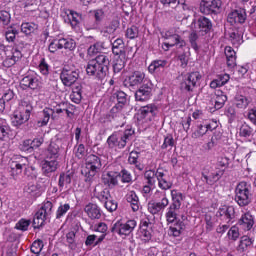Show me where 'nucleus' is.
I'll return each instance as SVG.
<instances>
[{"label":"nucleus","mask_w":256,"mask_h":256,"mask_svg":"<svg viewBox=\"0 0 256 256\" xmlns=\"http://www.w3.org/2000/svg\"><path fill=\"white\" fill-rule=\"evenodd\" d=\"M111 60L107 54H99L94 59L90 60L86 66V73L89 77H94L98 81H103L109 73Z\"/></svg>","instance_id":"1"},{"label":"nucleus","mask_w":256,"mask_h":256,"mask_svg":"<svg viewBox=\"0 0 256 256\" xmlns=\"http://www.w3.org/2000/svg\"><path fill=\"white\" fill-rule=\"evenodd\" d=\"M10 173L13 177L17 175H21L24 173L27 177H31L32 179H37V170L35 167L29 166V159L23 156H16L10 162Z\"/></svg>","instance_id":"2"},{"label":"nucleus","mask_w":256,"mask_h":256,"mask_svg":"<svg viewBox=\"0 0 256 256\" xmlns=\"http://www.w3.org/2000/svg\"><path fill=\"white\" fill-rule=\"evenodd\" d=\"M171 199L172 202L166 210V221L168 224H173L177 221H181L179 219V211H181V203H183V193L178 190H171Z\"/></svg>","instance_id":"3"},{"label":"nucleus","mask_w":256,"mask_h":256,"mask_svg":"<svg viewBox=\"0 0 256 256\" xmlns=\"http://www.w3.org/2000/svg\"><path fill=\"white\" fill-rule=\"evenodd\" d=\"M253 199V194H251V184L242 181L237 184L235 188V198L234 201L239 205V207H247L251 204Z\"/></svg>","instance_id":"4"},{"label":"nucleus","mask_w":256,"mask_h":256,"mask_svg":"<svg viewBox=\"0 0 256 256\" xmlns=\"http://www.w3.org/2000/svg\"><path fill=\"white\" fill-rule=\"evenodd\" d=\"M31 111H33V106L28 100L22 99L19 102L17 110L14 112L13 125L14 127H20L23 123H27L31 117Z\"/></svg>","instance_id":"5"},{"label":"nucleus","mask_w":256,"mask_h":256,"mask_svg":"<svg viewBox=\"0 0 256 256\" xmlns=\"http://www.w3.org/2000/svg\"><path fill=\"white\" fill-rule=\"evenodd\" d=\"M135 134V130L133 129H126L123 133L115 132L110 135L107 139V145L109 149H125L127 146V141L133 137Z\"/></svg>","instance_id":"6"},{"label":"nucleus","mask_w":256,"mask_h":256,"mask_svg":"<svg viewBox=\"0 0 256 256\" xmlns=\"http://www.w3.org/2000/svg\"><path fill=\"white\" fill-rule=\"evenodd\" d=\"M103 167L101 158L95 154H90L86 157V167L82 170V175L86 177L85 181H92L93 177L99 173Z\"/></svg>","instance_id":"7"},{"label":"nucleus","mask_w":256,"mask_h":256,"mask_svg":"<svg viewBox=\"0 0 256 256\" xmlns=\"http://www.w3.org/2000/svg\"><path fill=\"white\" fill-rule=\"evenodd\" d=\"M154 199L156 202L148 203V211L151 215H159L161 211H165L169 206V198H167V193L157 190Z\"/></svg>","instance_id":"8"},{"label":"nucleus","mask_w":256,"mask_h":256,"mask_svg":"<svg viewBox=\"0 0 256 256\" xmlns=\"http://www.w3.org/2000/svg\"><path fill=\"white\" fill-rule=\"evenodd\" d=\"M53 214V203L51 201L44 202L42 207L36 212L32 225L34 229L43 227L45 220L49 219Z\"/></svg>","instance_id":"9"},{"label":"nucleus","mask_w":256,"mask_h":256,"mask_svg":"<svg viewBox=\"0 0 256 256\" xmlns=\"http://www.w3.org/2000/svg\"><path fill=\"white\" fill-rule=\"evenodd\" d=\"M80 73L79 69L75 67L65 66L62 68L60 72V80L64 87H73V85L75 87V85H79L77 81L79 80Z\"/></svg>","instance_id":"10"},{"label":"nucleus","mask_w":256,"mask_h":256,"mask_svg":"<svg viewBox=\"0 0 256 256\" xmlns=\"http://www.w3.org/2000/svg\"><path fill=\"white\" fill-rule=\"evenodd\" d=\"M0 50L4 51L6 55V58L3 61L4 67H13L15 63H18V61H21V59H23V53H21L18 48L1 44Z\"/></svg>","instance_id":"11"},{"label":"nucleus","mask_w":256,"mask_h":256,"mask_svg":"<svg viewBox=\"0 0 256 256\" xmlns=\"http://www.w3.org/2000/svg\"><path fill=\"white\" fill-rule=\"evenodd\" d=\"M201 74L199 72H191L183 76L180 83V90L182 93H193L197 82L200 81Z\"/></svg>","instance_id":"12"},{"label":"nucleus","mask_w":256,"mask_h":256,"mask_svg":"<svg viewBox=\"0 0 256 256\" xmlns=\"http://www.w3.org/2000/svg\"><path fill=\"white\" fill-rule=\"evenodd\" d=\"M137 227V221L128 220L126 223H122L121 221H117L111 227V233H117L118 235H131L133 230Z\"/></svg>","instance_id":"13"},{"label":"nucleus","mask_w":256,"mask_h":256,"mask_svg":"<svg viewBox=\"0 0 256 256\" xmlns=\"http://www.w3.org/2000/svg\"><path fill=\"white\" fill-rule=\"evenodd\" d=\"M20 85L22 89H32L33 91L41 89L42 87L41 80L35 72H30L22 78Z\"/></svg>","instance_id":"14"},{"label":"nucleus","mask_w":256,"mask_h":256,"mask_svg":"<svg viewBox=\"0 0 256 256\" xmlns=\"http://www.w3.org/2000/svg\"><path fill=\"white\" fill-rule=\"evenodd\" d=\"M158 109L155 104H148L142 106L138 111V121L149 123L157 116Z\"/></svg>","instance_id":"15"},{"label":"nucleus","mask_w":256,"mask_h":256,"mask_svg":"<svg viewBox=\"0 0 256 256\" xmlns=\"http://www.w3.org/2000/svg\"><path fill=\"white\" fill-rule=\"evenodd\" d=\"M153 97V83L151 81H146L142 84L138 90L135 92V100L141 103L149 101Z\"/></svg>","instance_id":"16"},{"label":"nucleus","mask_w":256,"mask_h":256,"mask_svg":"<svg viewBox=\"0 0 256 256\" xmlns=\"http://www.w3.org/2000/svg\"><path fill=\"white\" fill-rule=\"evenodd\" d=\"M221 9V0H202L200 2V13L204 15H215Z\"/></svg>","instance_id":"17"},{"label":"nucleus","mask_w":256,"mask_h":256,"mask_svg":"<svg viewBox=\"0 0 256 256\" xmlns=\"http://www.w3.org/2000/svg\"><path fill=\"white\" fill-rule=\"evenodd\" d=\"M147 81L149 80L145 79V72L134 71L126 77L124 85L125 87H139V85H144Z\"/></svg>","instance_id":"18"},{"label":"nucleus","mask_w":256,"mask_h":256,"mask_svg":"<svg viewBox=\"0 0 256 256\" xmlns=\"http://www.w3.org/2000/svg\"><path fill=\"white\" fill-rule=\"evenodd\" d=\"M227 19L228 23H231V25H243V23L247 21V12L243 8L234 10L233 12L228 14Z\"/></svg>","instance_id":"19"},{"label":"nucleus","mask_w":256,"mask_h":256,"mask_svg":"<svg viewBox=\"0 0 256 256\" xmlns=\"http://www.w3.org/2000/svg\"><path fill=\"white\" fill-rule=\"evenodd\" d=\"M217 216L220 217L224 223H231L235 217V207L224 205L219 208Z\"/></svg>","instance_id":"20"},{"label":"nucleus","mask_w":256,"mask_h":256,"mask_svg":"<svg viewBox=\"0 0 256 256\" xmlns=\"http://www.w3.org/2000/svg\"><path fill=\"white\" fill-rule=\"evenodd\" d=\"M196 25L200 35H207V33H211V29H213V22L205 16L199 17Z\"/></svg>","instance_id":"21"},{"label":"nucleus","mask_w":256,"mask_h":256,"mask_svg":"<svg viewBox=\"0 0 256 256\" xmlns=\"http://www.w3.org/2000/svg\"><path fill=\"white\" fill-rule=\"evenodd\" d=\"M113 97L116 99L117 104L111 109V112L117 113V111H121L127 105V93L119 90L113 94Z\"/></svg>","instance_id":"22"},{"label":"nucleus","mask_w":256,"mask_h":256,"mask_svg":"<svg viewBox=\"0 0 256 256\" xmlns=\"http://www.w3.org/2000/svg\"><path fill=\"white\" fill-rule=\"evenodd\" d=\"M60 146H61L60 140L50 142L47 149V154H46L47 159L57 161V159H59V155L61 151Z\"/></svg>","instance_id":"23"},{"label":"nucleus","mask_w":256,"mask_h":256,"mask_svg":"<svg viewBox=\"0 0 256 256\" xmlns=\"http://www.w3.org/2000/svg\"><path fill=\"white\" fill-rule=\"evenodd\" d=\"M238 225L244 231H251L253 229V225H255V220L253 215L250 212L244 213L241 218L238 220Z\"/></svg>","instance_id":"24"},{"label":"nucleus","mask_w":256,"mask_h":256,"mask_svg":"<svg viewBox=\"0 0 256 256\" xmlns=\"http://www.w3.org/2000/svg\"><path fill=\"white\" fill-rule=\"evenodd\" d=\"M111 45L113 55H118L119 57H122V59L127 57V54L125 53V42H123V39L117 38L114 42H111Z\"/></svg>","instance_id":"25"},{"label":"nucleus","mask_w":256,"mask_h":256,"mask_svg":"<svg viewBox=\"0 0 256 256\" xmlns=\"http://www.w3.org/2000/svg\"><path fill=\"white\" fill-rule=\"evenodd\" d=\"M59 165V162H57V160H46L43 164H42V173L43 175H45L46 177H51V175H53V173H55V171H57V167Z\"/></svg>","instance_id":"26"},{"label":"nucleus","mask_w":256,"mask_h":256,"mask_svg":"<svg viewBox=\"0 0 256 256\" xmlns=\"http://www.w3.org/2000/svg\"><path fill=\"white\" fill-rule=\"evenodd\" d=\"M118 177L119 174L115 172H108L102 175V183L106 185V187H116V185H119V180L117 179Z\"/></svg>","instance_id":"27"},{"label":"nucleus","mask_w":256,"mask_h":256,"mask_svg":"<svg viewBox=\"0 0 256 256\" xmlns=\"http://www.w3.org/2000/svg\"><path fill=\"white\" fill-rule=\"evenodd\" d=\"M225 55L227 67H229V69L237 67V53L235 50H233V48H231V46L225 47Z\"/></svg>","instance_id":"28"},{"label":"nucleus","mask_w":256,"mask_h":256,"mask_svg":"<svg viewBox=\"0 0 256 256\" xmlns=\"http://www.w3.org/2000/svg\"><path fill=\"white\" fill-rule=\"evenodd\" d=\"M185 231V223L181 220L170 224L168 235L170 237H179Z\"/></svg>","instance_id":"29"},{"label":"nucleus","mask_w":256,"mask_h":256,"mask_svg":"<svg viewBox=\"0 0 256 256\" xmlns=\"http://www.w3.org/2000/svg\"><path fill=\"white\" fill-rule=\"evenodd\" d=\"M225 175V169L218 170L217 172H214L210 174V176L205 175V173H202V181H205L207 185H215L217 181L221 179Z\"/></svg>","instance_id":"30"},{"label":"nucleus","mask_w":256,"mask_h":256,"mask_svg":"<svg viewBox=\"0 0 256 256\" xmlns=\"http://www.w3.org/2000/svg\"><path fill=\"white\" fill-rule=\"evenodd\" d=\"M84 211L90 219H101V209L97 204L89 203L85 206Z\"/></svg>","instance_id":"31"},{"label":"nucleus","mask_w":256,"mask_h":256,"mask_svg":"<svg viewBox=\"0 0 256 256\" xmlns=\"http://www.w3.org/2000/svg\"><path fill=\"white\" fill-rule=\"evenodd\" d=\"M126 201L129 203L132 211L137 212L139 207H141V203L139 202V196H137V193L135 191H130L126 194Z\"/></svg>","instance_id":"32"},{"label":"nucleus","mask_w":256,"mask_h":256,"mask_svg":"<svg viewBox=\"0 0 256 256\" xmlns=\"http://www.w3.org/2000/svg\"><path fill=\"white\" fill-rule=\"evenodd\" d=\"M70 99L73 103H76V105L81 103V99H83V86L81 84H76L73 86Z\"/></svg>","instance_id":"33"},{"label":"nucleus","mask_w":256,"mask_h":256,"mask_svg":"<svg viewBox=\"0 0 256 256\" xmlns=\"http://www.w3.org/2000/svg\"><path fill=\"white\" fill-rule=\"evenodd\" d=\"M11 133V127L5 118L0 117V141H7Z\"/></svg>","instance_id":"34"},{"label":"nucleus","mask_w":256,"mask_h":256,"mask_svg":"<svg viewBox=\"0 0 256 256\" xmlns=\"http://www.w3.org/2000/svg\"><path fill=\"white\" fill-rule=\"evenodd\" d=\"M53 113V109L45 108L39 115V119L37 121L38 127H45V125L49 123V119H51V115H53Z\"/></svg>","instance_id":"35"},{"label":"nucleus","mask_w":256,"mask_h":256,"mask_svg":"<svg viewBox=\"0 0 256 256\" xmlns=\"http://www.w3.org/2000/svg\"><path fill=\"white\" fill-rule=\"evenodd\" d=\"M165 39H168V43H170V45H173V47H179V49H182V47H185V45H187L185 40L181 38L179 34H166Z\"/></svg>","instance_id":"36"},{"label":"nucleus","mask_w":256,"mask_h":256,"mask_svg":"<svg viewBox=\"0 0 256 256\" xmlns=\"http://www.w3.org/2000/svg\"><path fill=\"white\" fill-rule=\"evenodd\" d=\"M229 79L231 76L229 74H220L217 76V79H214L210 83L211 89H217V87H223V85H227L229 83Z\"/></svg>","instance_id":"37"},{"label":"nucleus","mask_w":256,"mask_h":256,"mask_svg":"<svg viewBox=\"0 0 256 256\" xmlns=\"http://www.w3.org/2000/svg\"><path fill=\"white\" fill-rule=\"evenodd\" d=\"M255 240L253 238H250L249 236H242L239 241V245L237 247V251L239 253H245L249 247L253 245Z\"/></svg>","instance_id":"38"},{"label":"nucleus","mask_w":256,"mask_h":256,"mask_svg":"<svg viewBox=\"0 0 256 256\" xmlns=\"http://www.w3.org/2000/svg\"><path fill=\"white\" fill-rule=\"evenodd\" d=\"M165 67H167V60H154L150 63L148 71L153 75V73H157V71H161Z\"/></svg>","instance_id":"39"},{"label":"nucleus","mask_w":256,"mask_h":256,"mask_svg":"<svg viewBox=\"0 0 256 256\" xmlns=\"http://www.w3.org/2000/svg\"><path fill=\"white\" fill-rule=\"evenodd\" d=\"M141 155V152H137V151H132L129 154L128 157V163H130V165H135L136 169H138V171H143V165L141 163H139V157Z\"/></svg>","instance_id":"40"},{"label":"nucleus","mask_w":256,"mask_h":256,"mask_svg":"<svg viewBox=\"0 0 256 256\" xmlns=\"http://www.w3.org/2000/svg\"><path fill=\"white\" fill-rule=\"evenodd\" d=\"M234 103L238 109H247L251 103V100L244 95L237 94L234 98Z\"/></svg>","instance_id":"41"},{"label":"nucleus","mask_w":256,"mask_h":256,"mask_svg":"<svg viewBox=\"0 0 256 256\" xmlns=\"http://www.w3.org/2000/svg\"><path fill=\"white\" fill-rule=\"evenodd\" d=\"M71 177H72L71 174H67V173L60 174L58 185L61 191H63V189H68L69 185H71Z\"/></svg>","instance_id":"42"},{"label":"nucleus","mask_w":256,"mask_h":256,"mask_svg":"<svg viewBox=\"0 0 256 256\" xmlns=\"http://www.w3.org/2000/svg\"><path fill=\"white\" fill-rule=\"evenodd\" d=\"M144 179L147 185L155 186L157 183V172L155 170H146L144 173Z\"/></svg>","instance_id":"43"},{"label":"nucleus","mask_w":256,"mask_h":256,"mask_svg":"<svg viewBox=\"0 0 256 256\" xmlns=\"http://www.w3.org/2000/svg\"><path fill=\"white\" fill-rule=\"evenodd\" d=\"M35 31H37V24L33 22H24L21 24V32L24 33V35H31L35 33Z\"/></svg>","instance_id":"44"},{"label":"nucleus","mask_w":256,"mask_h":256,"mask_svg":"<svg viewBox=\"0 0 256 256\" xmlns=\"http://www.w3.org/2000/svg\"><path fill=\"white\" fill-rule=\"evenodd\" d=\"M103 49H105V43L96 42L88 48V55H90V57H93L94 55H97V53H101Z\"/></svg>","instance_id":"45"},{"label":"nucleus","mask_w":256,"mask_h":256,"mask_svg":"<svg viewBox=\"0 0 256 256\" xmlns=\"http://www.w3.org/2000/svg\"><path fill=\"white\" fill-rule=\"evenodd\" d=\"M207 131H209L207 124H198L197 129L192 133L191 137L192 139H199V137H203V135H206Z\"/></svg>","instance_id":"46"},{"label":"nucleus","mask_w":256,"mask_h":256,"mask_svg":"<svg viewBox=\"0 0 256 256\" xmlns=\"http://www.w3.org/2000/svg\"><path fill=\"white\" fill-rule=\"evenodd\" d=\"M227 102V95L223 94V92L218 91L215 99V109H223L225 103Z\"/></svg>","instance_id":"47"},{"label":"nucleus","mask_w":256,"mask_h":256,"mask_svg":"<svg viewBox=\"0 0 256 256\" xmlns=\"http://www.w3.org/2000/svg\"><path fill=\"white\" fill-rule=\"evenodd\" d=\"M25 192L31 197H39L41 195V190H39V186L37 184L29 183L25 187Z\"/></svg>","instance_id":"48"},{"label":"nucleus","mask_w":256,"mask_h":256,"mask_svg":"<svg viewBox=\"0 0 256 256\" xmlns=\"http://www.w3.org/2000/svg\"><path fill=\"white\" fill-rule=\"evenodd\" d=\"M188 40L192 49H194L196 52L199 51V45L197 44V41H199V34H197V31L193 30L190 32Z\"/></svg>","instance_id":"49"},{"label":"nucleus","mask_w":256,"mask_h":256,"mask_svg":"<svg viewBox=\"0 0 256 256\" xmlns=\"http://www.w3.org/2000/svg\"><path fill=\"white\" fill-rule=\"evenodd\" d=\"M229 37L233 45H241L243 43V34L238 30L229 32Z\"/></svg>","instance_id":"50"},{"label":"nucleus","mask_w":256,"mask_h":256,"mask_svg":"<svg viewBox=\"0 0 256 256\" xmlns=\"http://www.w3.org/2000/svg\"><path fill=\"white\" fill-rule=\"evenodd\" d=\"M126 61H127V56L125 58L119 57V59H116L113 65V72L121 73V71H123V69L125 68Z\"/></svg>","instance_id":"51"},{"label":"nucleus","mask_w":256,"mask_h":256,"mask_svg":"<svg viewBox=\"0 0 256 256\" xmlns=\"http://www.w3.org/2000/svg\"><path fill=\"white\" fill-rule=\"evenodd\" d=\"M69 209H71V205H69V203L60 204L56 211V219H62V217H65Z\"/></svg>","instance_id":"52"},{"label":"nucleus","mask_w":256,"mask_h":256,"mask_svg":"<svg viewBox=\"0 0 256 256\" xmlns=\"http://www.w3.org/2000/svg\"><path fill=\"white\" fill-rule=\"evenodd\" d=\"M59 49H63L61 38L53 40L48 46V51H50V53H57Z\"/></svg>","instance_id":"53"},{"label":"nucleus","mask_w":256,"mask_h":256,"mask_svg":"<svg viewBox=\"0 0 256 256\" xmlns=\"http://www.w3.org/2000/svg\"><path fill=\"white\" fill-rule=\"evenodd\" d=\"M62 49H68L69 51H75L77 43L73 39L61 38Z\"/></svg>","instance_id":"54"},{"label":"nucleus","mask_w":256,"mask_h":256,"mask_svg":"<svg viewBox=\"0 0 256 256\" xmlns=\"http://www.w3.org/2000/svg\"><path fill=\"white\" fill-rule=\"evenodd\" d=\"M70 15L72 19L70 20L71 27L75 28L77 25L83 21V15L75 12V11H70Z\"/></svg>","instance_id":"55"},{"label":"nucleus","mask_w":256,"mask_h":256,"mask_svg":"<svg viewBox=\"0 0 256 256\" xmlns=\"http://www.w3.org/2000/svg\"><path fill=\"white\" fill-rule=\"evenodd\" d=\"M239 135L240 137H251V135H253V128H251V126H249L248 124L244 123L239 129Z\"/></svg>","instance_id":"56"},{"label":"nucleus","mask_w":256,"mask_h":256,"mask_svg":"<svg viewBox=\"0 0 256 256\" xmlns=\"http://www.w3.org/2000/svg\"><path fill=\"white\" fill-rule=\"evenodd\" d=\"M44 244L42 240H36L31 245V253H34V255H39L41 251H43Z\"/></svg>","instance_id":"57"},{"label":"nucleus","mask_w":256,"mask_h":256,"mask_svg":"<svg viewBox=\"0 0 256 256\" xmlns=\"http://www.w3.org/2000/svg\"><path fill=\"white\" fill-rule=\"evenodd\" d=\"M75 155L77 159H84L87 155V149L85 148L84 144H78L75 146Z\"/></svg>","instance_id":"58"},{"label":"nucleus","mask_w":256,"mask_h":256,"mask_svg":"<svg viewBox=\"0 0 256 256\" xmlns=\"http://www.w3.org/2000/svg\"><path fill=\"white\" fill-rule=\"evenodd\" d=\"M19 35V30L15 28H10L6 31L5 37L8 43H13L15 41V38Z\"/></svg>","instance_id":"59"},{"label":"nucleus","mask_w":256,"mask_h":256,"mask_svg":"<svg viewBox=\"0 0 256 256\" xmlns=\"http://www.w3.org/2000/svg\"><path fill=\"white\" fill-rule=\"evenodd\" d=\"M29 225H31V220L20 219L16 223L15 229H17L18 231H27V229H29Z\"/></svg>","instance_id":"60"},{"label":"nucleus","mask_w":256,"mask_h":256,"mask_svg":"<svg viewBox=\"0 0 256 256\" xmlns=\"http://www.w3.org/2000/svg\"><path fill=\"white\" fill-rule=\"evenodd\" d=\"M127 39H137L139 37V28L137 26H131L126 30Z\"/></svg>","instance_id":"61"},{"label":"nucleus","mask_w":256,"mask_h":256,"mask_svg":"<svg viewBox=\"0 0 256 256\" xmlns=\"http://www.w3.org/2000/svg\"><path fill=\"white\" fill-rule=\"evenodd\" d=\"M151 228L149 229H140V238L143 243H149V240L153 237L151 234Z\"/></svg>","instance_id":"62"},{"label":"nucleus","mask_w":256,"mask_h":256,"mask_svg":"<svg viewBox=\"0 0 256 256\" xmlns=\"http://www.w3.org/2000/svg\"><path fill=\"white\" fill-rule=\"evenodd\" d=\"M9 23H11V14L7 11H0V25L5 27L6 25H9Z\"/></svg>","instance_id":"63"},{"label":"nucleus","mask_w":256,"mask_h":256,"mask_svg":"<svg viewBox=\"0 0 256 256\" xmlns=\"http://www.w3.org/2000/svg\"><path fill=\"white\" fill-rule=\"evenodd\" d=\"M239 236V227L232 226L228 231L229 239H231L232 241H237V239H239Z\"/></svg>","instance_id":"64"}]
</instances>
